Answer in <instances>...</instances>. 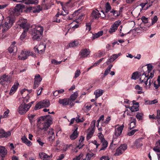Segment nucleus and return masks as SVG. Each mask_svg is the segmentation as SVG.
<instances>
[{"mask_svg":"<svg viewBox=\"0 0 160 160\" xmlns=\"http://www.w3.org/2000/svg\"><path fill=\"white\" fill-rule=\"evenodd\" d=\"M153 150L159 153L157 154V155L158 160H160V148L155 147L153 148Z\"/></svg>","mask_w":160,"mask_h":160,"instance_id":"obj_44","label":"nucleus"},{"mask_svg":"<svg viewBox=\"0 0 160 160\" xmlns=\"http://www.w3.org/2000/svg\"><path fill=\"white\" fill-rule=\"evenodd\" d=\"M9 110H7L6 111L4 112L3 115H0V118H6L7 117L8 115V114L9 113Z\"/></svg>","mask_w":160,"mask_h":160,"instance_id":"obj_48","label":"nucleus"},{"mask_svg":"<svg viewBox=\"0 0 160 160\" xmlns=\"http://www.w3.org/2000/svg\"><path fill=\"white\" fill-rule=\"evenodd\" d=\"M62 61H61L58 62L55 59H52L51 61V62L52 63L56 65L60 64Z\"/></svg>","mask_w":160,"mask_h":160,"instance_id":"obj_56","label":"nucleus"},{"mask_svg":"<svg viewBox=\"0 0 160 160\" xmlns=\"http://www.w3.org/2000/svg\"><path fill=\"white\" fill-rule=\"evenodd\" d=\"M103 59V58H102L100 59L98 61H97L93 65V66H96L99 65L102 62Z\"/></svg>","mask_w":160,"mask_h":160,"instance_id":"obj_59","label":"nucleus"},{"mask_svg":"<svg viewBox=\"0 0 160 160\" xmlns=\"http://www.w3.org/2000/svg\"><path fill=\"white\" fill-rule=\"evenodd\" d=\"M141 72V75H139L141 76L140 78V81L141 82H144L145 85L147 86L148 84V81L150 78H152L154 76V72H152L150 73V75L149 74H147V72H145L144 71L142 72V71ZM151 80L150 79L148 82V87L149 88L151 85Z\"/></svg>","mask_w":160,"mask_h":160,"instance_id":"obj_3","label":"nucleus"},{"mask_svg":"<svg viewBox=\"0 0 160 160\" xmlns=\"http://www.w3.org/2000/svg\"><path fill=\"white\" fill-rule=\"evenodd\" d=\"M64 154H61L57 158V160H62L64 158Z\"/></svg>","mask_w":160,"mask_h":160,"instance_id":"obj_63","label":"nucleus"},{"mask_svg":"<svg viewBox=\"0 0 160 160\" xmlns=\"http://www.w3.org/2000/svg\"><path fill=\"white\" fill-rule=\"evenodd\" d=\"M158 20V18L157 16H155L152 19L151 24L148 26V28L150 27L152 25L157 22Z\"/></svg>","mask_w":160,"mask_h":160,"instance_id":"obj_40","label":"nucleus"},{"mask_svg":"<svg viewBox=\"0 0 160 160\" xmlns=\"http://www.w3.org/2000/svg\"><path fill=\"white\" fill-rule=\"evenodd\" d=\"M50 105L49 101L48 100L42 101L36 104L34 109L37 110L41 108L48 107Z\"/></svg>","mask_w":160,"mask_h":160,"instance_id":"obj_7","label":"nucleus"},{"mask_svg":"<svg viewBox=\"0 0 160 160\" xmlns=\"http://www.w3.org/2000/svg\"><path fill=\"white\" fill-rule=\"evenodd\" d=\"M80 71L78 69H77L75 72L74 78H78L80 75Z\"/></svg>","mask_w":160,"mask_h":160,"instance_id":"obj_55","label":"nucleus"},{"mask_svg":"<svg viewBox=\"0 0 160 160\" xmlns=\"http://www.w3.org/2000/svg\"><path fill=\"white\" fill-rule=\"evenodd\" d=\"M121 23V22L119 21H116L111 26L109 30V32L110 33H112L115 32L116 30L117 29L118 27Z\"/></svg>","mask_w":160,"mask_h":160,"instance_id":"obj_14","label":"nucleus"},{"mask_svg":"<svg viewBox=\"0 0 160 160\" xmlns=\"http://www.w3.org/2000/svg\"><path fill=\"white\" fill-rule=\"evenodd\" d=\"M52 118L50 115H48L40 117L37 120V122L42 124L41 129L44 131H46L52 123Z\"/></svg>","mask_w":160,"mask_h":160,"instance_id":"obj_1","label":"nucleus"},{"mask_svg":"<svg viewBox=\"0 0 160 160\" xmlns=\"http://www.w3.org/2000/svg\"><path fill=\"white\" fill-rule=\"evenodd\" d=\"M106 13L108 12L111 9V8L109 3L107 2L106 5Z\"/></svg>","mask_w":160,"mask_h":160,"instance_id":"obj_49","label":"nucleus"},{"mask_svg":"<svg viewBox=\"0 0 160 160\" xmlns=\"http://www.w3.org/2000/svg\"><path fill=\"white\" fill-rule=\"evenodd\" d=\"M78 96V93L77 92H75L71 96L70 98H69L71 100V103H72V102L74 101L76 99Z\"/></svg>","mask_w":160,"mask_h":160,"instance_id":"obj_37","label":"nucleus"},{"mask_svg":"<svg viewBox=\"0 0 160 160\" xmlns=\"http://www.w3.org/2000/svg\"><path fill=\"white\" fill-rule=\"evenodd\" d=\"M141 19L142 22L144 23H146L148 22V18H146L145 16H142L141 18Z\"/></svg>","mask_w":160,"mask_h":160,"instance_id":"obj_60","label":"nucleus"},{"mask_svg":"<svg viewBox=\"0 0 160 160\" xmlns=\"http://www.w3.org/2000/svg\"><path fill=\"white\" fill-rule=\"evenodd\" d=\"M28 31L26 30H24L23 32L21 35L20 38L21 40H23L26 37L27 35V32Z\"/></svg>","mask_w":160,"mask_h":160,"instance_id":"obj_45","label":"nucleus"},{"mask_svg":"<svg viewBox=\"0 0 160 160\" xmlns=\"http://www.w3.org/2000/svg\"><path fill=\"white\" fill-rule=\"evenodd\" d=\"M37 142L38 143L39 145L41 146H42L44 144V143L42 141L41 138H39L37 139Z\"/></svg>","mask_w":160,"mask_h":160,"instance_id":"obj_62","label":"nucleus"},{"mask_svg":"<svg viewBox=\"0 0 160 160\" xmlns=\"http://www.w3.org/2000/svg\"><path fill=\"white\" fill-rule=\"evenodd\" d=\"M103 33V32L102 31H101L98 32V33H96L94 34H93V36L92 38L93 39H94L95 38H97L99 37L102 36Z\"/></svg>","mask_w":160,"mask_h":160,"instance_id":"obj_34","label":"nucleus"},{"mask_svg":"<svg viewBox=\"0 0 160 160\" xmlns=\"http://www.w3.org/2000/svg\"><path fill=\"white\" fill-rule=\"evenodd\" d=\"M104 92V90L101 89H98L94 92V94L95 96V99H97L98 97L101 96Z\"/></svg>","mask_w":160,"mask_h":160,"instance_id":"obj_23","label":"nucleus"},{"mask_svg":"<svg viewBox=\"0 0 160 160\" xmlns=\"http://www.w3.org/2000/svg\"><path fill=\"white\" fill-rule=\"evenodd\" d=\"M48 138L49 141H52L54 138V133L53 130L52 129H50L48 131Z\"/></svg>","mask_w":160,"mask_h":160,"instance_id":"obj_20","label":"nucleus"},{"mask_svg":"<svg viewBox=\"0 0 160 160\" xmlns=\"http://www.w3.org/2000/svg\"><path fill=\"white\" fill-rule=\"evenodd\" d=\"M138 129L133 130L130 132H128L127 134V135L129 136H132L134 134L135 132L138 131Z\"/></svg>","mask_w":160,"mask_h":160,"instance_id":"obj_50","label":"nucleus"},{"mask_svg":"<svg viewBox=\"0 0 160 160\" xmlns=\"http://www.w3.org/2000/svg\"><path fill=\"white\" fill-rule=\"evenodd\" d=\"M24 6L20 4H17L12 12L15 15L18 16L20 12H22V9L24 8Z\"/></svg>","mask_w":160,"mask_h":160,"instance_id":"obj_10","label":"nucleus"},{"mask_svg":"<svg viewBox=\"0 0 160 160\" xmlns=\"http://www.w3.org/2000/svg\"><path fill=\"white\" fill-rule=\"evenodd\" d=\"M96 123V120H93L91 122V129H93L94 130L95 129V125Z\"/></svg>","mask_w":160,"mask_h":160,"instance_id":"obj_58","label":"nucleus"},{"mask_svg":"<svg viewBox=\"0 0 160 160\" xmlns=\"http://www.w3.org/2000/svg\"><path fill=\"white\" fill-rule=\"evenodd\" d=\"M110 160L108 158V157L107 156H102L101 158H100V160Z\"/></svg>","mask_w":160,"mask_h":160,"instance_id":"obj_64","label":"nucleus"},{"mask_svg":"<svg viewBox=\"0 0 160 160\" xmlns=\"http://www.w3.org/2000/svg\"><path fill=\"white\" fill-rule=\"evenodd\" d=\"M135 89L137 90H138L137 92L138 94H141L143 93V92L142 91V88L139 85H136L135 87Z\"/></svg>","mask_w":160,"mask_h":160,"instance_id":"obj_43","label":"nucleus"},{"mask_svg":"<svg viewBox=\"0 0 160 160\" xmlns=\"http://www.w3.org/2000/svg\"><path fill=\"white\" fill-rule=\"evenodd\" d=\"M86 30L88 31H89L91 29V23H87L86 24Z\"/></svg>","mask_w":160,"mask_h":160,"instance_id":"obj_54","label":"nucleus"},{"mask_svg":"<svg viewBox=\"0 0 160 160\" xmlns=\"http://www.w3.org/2000/svg\"><path fill=\"white\" fill-rule=\"evenodd\" d=\"M84 146L83 142H81L79 141V144L76 147V149L78 148L80 149L81 148Z\"/></svg>","mask_w":160,"mask_h":160,"instance_id":"obj_51","label":"nucleus"},{"mask_svg":"<svg viewBox=\"0 0 160 160\" xmlns=\"http://www.w3.org/2000/svg\"><path fill=\"white\" fill-rule=\"evenodd\" d=\"M18 24L21 28L28 31L29 26L27 23V19L22 18L19 19L18 22Z\"/></svg>","mask_w":160,"mask_h":160,"instance_id":"obj_9","label":"nucleus"},{"mask_svg":"<svg viewBox=\"0 0 160 160\" xmlns=\"http://www.w3.org/2000/svg\"><path fill=\"white\" fill-rule=\"evenodd\" d=\"M143 139L142 138H140L135 141L134 145L137 148H139L143 145V142L142 141Z\"/></svg>","mask_w":160,"mask_h":160,"instance_id":"obj_22","label":"nucleus"},{"mask_svg":"<svg viewBox=\"0 0 160 160\" xmlns=\"http://www.w3.org/2000/svg\"><path fill=\"white\" fill-rule=\"evenodd\" d=\"M80 116L78 115L77 117H76L75 118V121L77 123H79L80 122H82L84 121V119L83 118L80 119L79 118Z\"/></svg>","mask_w":160,"mask_h":160,"instance_id":"obj_47","label":"nucleus"},{"mask_svg":"<svg viewBox=\"0 0 160 160\" xmlns=\"http://www.w3.org/2000/svg\"><path fill=\"white\" fill-rule=\"evenodd\" d=\"M143 115L142 113L138 112L136 115V117L138 120H141L143 119Z\"/></svg>","mask_w":160,"mask_h":160,"instance_id":"obj_41","label":"nucleus"},{"mask_svg":"<svg viewBox=\"0 0 160 160\" xmlns=\"http://www.w3.org/2000/svg\"><path fill=\"white\" fill-rule=\"evenodd\" d=\"M39 156L41 159L44 160H49L52 157V154L50 155H48L43 152H40L39 154Z\"/></svg>","mask_w":160,"mask_h":160,"instance_id":"obj_16","label":"nucleus"},{"mask_svg":"<svg viewBox=\"0 0 160 160\" xmlns=\"http://www.w3.org/2000/svg\"><path fill=\"white\" fill-rule=\"evenodd\" d=\"M11 132L10 131L6 132L3 129H0V138H7L11 135Z\"/></svg>","mask_w":160,"mask_h":160,"instance_id":"obj_17","label":"nucleus"},{"mask_svg":"<svg viewBox=\"0 0 160 160\" xmlns=\"http://www.w3.org/2000/svg\"><path fill=\"white\" fill-rule=\"evenodd\" d=\"M130 109L132 112H134L137 111L139 110V109L138 107L133 105L132 107H130Z\"/></svg>","mask_w":160,"mask_h":160,"instance_id":"obj_46","label":"nucleus"},{"mask_svg":"<svg viewBox=\"0 0 160 160\" xmlns=\"http://www.w3.org/2000/svg\"><path fill=\"white\" fill-rule=\"evenodd\" d=\"M61 5L62 6V9L64 11V12L66 13V14H64V12H62V14L63 15H66V14H68V11L66 10V8L65 7H63L62 6V2L61 3Z\"/></svg>","mask_w":160,"mask_h":160,"instance_id":"obj_53","label":"nucleus"},{"mask_svg":"<svg viewBox=\"0 0 160 160\" xmlns=\"http://www.w3.org/2000/svg\"><path fill=\"white\" fill-rule=\"evenodd\" d=\"M30 107V104H21L18 108V112L21 114H24L27 112Z\"/></svg>","mask_w":160,"mask_h":160,"instance_id":"obj_8","label":"nucleus"},{"mask_svg":"<svg viewBox=\"0 0 160 160\" xmlns=\"http://www.w3.org/2000/svg\"><path fill=\"white\" fill-rule=\"evenodd\" d=\"M146 65L147 66V71L146 72L147 73V74H149L150 75V73L152 72L151 71L152 70L153 67L152 66L151 64H148ZM153 72L154 71L152 72Z\"/></svg>","mask_w":160,"mask_h":160,"instance_id":"obj_38","label":"nucleus"},{"mask_svg":"<svg viewBox=\"0 0 160 160\" xmlns=\"http://www.w3.org/2000/svg\"><path fill=\"white\" fill-rule=\"evenodd\" d=\"M11 76L6 74H4L0 77V83L3 85L9 84L12 82Z\"/></svg>","mask_w":160,"mask_h":160,"instance_id":"obj_6","label":"nucleus"},{"mask_svg":"<svg viewBox=\"0 0 160 160\" xmlns=\"http://www.w3.org/2000/svg\"><path fill=\"white\" fill-rule=\"evenodd\" d=\"M7 151L4 147L0 146V158L4 160L3 158L7 155Z\"/></svg>","mask_w":160,"mask_h":160,"instance_id":"obj_18","label":"nucleus"},{"mask_svg":"<svg viewBox=\"0 0 160 160\" xmlns=\"http://www.w3.org/2000/svg\"><path fill=\"white\" fill-rule=\"evenodd\" d=\"M154 86L156 89L158 88L160 86V76H158L157 81H155L153 83Z\"/></svg>","mask_w":160,"mask_h":160,"instance_id":"obj_33","label":"nucleus"},{"mask_svg":"<svg viewBox=\"0 0 160 160\" xmlns=\"http://www.w3.org/2000/svg\"><path fill=\"white\" fill-rule=\"evenodd\" d=\"M127 146L126 144L121 145L117 149L114 155L118 156L121 155L127 149Z\"/></svg>","mask_w":160,"mask_h":160,"instance_id":"obj_11","label":"nucleus"},{"mask_svg":"<svg viewBox=\"0 0 160 160\" xmlns=\"http://www.w3.org/2000/svg\"><path fill=\"white\" fill-rule=\"evenodd\" d=\"M80 43L78 41H74L73 42L70 43L69 46L70 47H75L79 46Z\"/></svg>","mask_w":160,"mask_h":160,"instance_id":"obj_30","label":"nucleus"},{"mask_svg":"<svg viewBox=\"0 0 160 160\" xmlns=\"http://www.w3.org/2000/svg\"><path fill=\"white\" fill-rule=\"evenodd\" d=\"M111 120V117L109 116H108L107 117L105 120V121L103 122V123H105V124H107L109 122V121Z\"/></svg>","mask_w":160,"mask_h":160,"instance_id":"obj_57","label":"nucleus"},{"mask_svg":"<svg viewBox=\"0 0 160 160\" xmlns=\"http://www.w3.org/2000/svg\"><path fill=\"white\" fill-rule=\"evenodd\" d=\"M42 80V78H41L40 75L39 74H37L35 76L34 82L40 83V82Z\"/></svg>","mask_w":160,"mask_h":160,"instance_id":"obj_36","label":"nucleus"},{"mask_svg":"<svg viewBox=\"0 0 160 160\" xmlns=\"http://www.w3.org/2000/svg\"><path fill=\"white\" fill-rule=\"evenodd\" d=\"M88 131L86 138L87 140H89L92 136L95 130L93 129L89 128L88 129Z\"/></svg>","mask_w":160,"mask_h":160,"instance_id":"obj_26","label":"nucleus"},{"mask_svg":"<svg viewBox=\"0 0 160 160\" xmlns=\"http://www.w3.org/2000/svg\"><path fill=\"white\" fill-rule=\"evenodd\" d=\"M29 56H32L33 57H36V54L32 52L29 51H22L20 55L18 56L19 59L24 60L27 58Z\"/></svg>","mask_w":160,"mask_h":160,"instance_id":"obj_5","label":"nucleus"},{"mask_svg":"<svg viewBox=\"0 0 160 160\" xmlns=\"http://www.w3.org/2000/svg\"><path fill=\"white\" fill-rule=\"evenodd\" d=\"M131 119L130 120V124L129 128L131 129L135 128L136 126V120L135 118L131 117Z\"/></svg>","mask_w":160,"mask_h":160,"instance_id":"obj_25","label":"nucleus"},{"mask_svg":"<svg viewBox=\"0 0 160 160\" xmlns=\"http://www.w3.org/2000/svg\"><path fill=\"white\" fill-rule=\"evenodd\" d=\"M106 54L105 51H99L97 53L96 56L98 57H101L103 56Z\"/></svg>","mask_w":160,"mask_h":160,"instance_id":"obj_42","label":"nucleus"},{"mask_svg":"<svg viewBox=\"0 0 160 160\" xmlns=\"http://www.w3.org/2000/svg\"><path fill=\"white\" fill-rule=\"evenodd\" d=\"M100 13L97 10H93L92 13V16L93 18L97 19L99 18Z\"/></svg>","mask_w":160,"mask_h":160,"instance_id":"obj_27","label":"nucleus"},{"mask_svg":"<svg viewBox=\"0 0 160 160\" xmlns=\"http://www.w3.org/2000/svg\"><path fill=\"white\" fill-rule=\"evenodd\" d=\"M121 54V53H119L118 54H113L111 56L110 58L108 60V61L106 62L107 64L108 65L110 63L113 62L119 56H120Z\"/></svg>","mask_w":160,"mask_h":160,"instance_id":"obj_19","label":"nucleus"},{"mask_svg":"<svg viewBox=\"0 0 160 160\" xmlns=\"http://www.w3.org/2000/svg\"><path fill=\"white\" fill-rule=\"evenodd\" d=\"M102 143V148H100V151L105 150L108 146V143L105 140L101 142Z\"/></svg>","mask_w":160,"mask_h":160,"instance_id":"obj_31","label":"nucleus"},{"mask_svg":"<svg viewBox=\"0 0 160 160\" xmlns=\"http://www.w3.org/2000/svg\"><path fill=\"white\" fill-rule=\"evenodd\" d=\"M5 22L2 25V31H8L12 26L15 21V18L12 17H8L5 19Z\"/></svg>","mask_w":160,"mask_h":160,"instance_id":"obj_4","label":"nucleus"},{"mask_svg":"<svg viewBox=\"0 0 160 160\" xmlns=\"http://www.w3.org/2000/svg\"><path fill=\"white\" fill-rule=\"evenodd\" d=\"M43 28L41 25H36L31 29V34L34 40L39 41L42 38Z\"/></svg>","mask_w":160,"mask_h":160,"instance_id":"obj_2","label":"nucleus"},{"mask_svg":"<svg viewBox=\"0 0 160 160\" xmlns=\"http://www.w3.org/2000/svg\"><path fill=\"white\" fill-rule=\"evenodd\" d=\"M94 155V154L93 153H88L86 156V158L87 160H90L91 157H93Z\"/></svg>","mask_w":160,"mask_h":160,"instance_id":"obj_52","label":"nucleus"},{"mask_svg":"<svg viewBox=\"0 0 160 160\" xmlns=\"http://www.w3.org/2000/svg\"><path fill=\"white\" fill-rule=\"evenodd\" d=\"M38 0H28L27 2H25V4H35L38 3Z\"/></svg>","mask_w":160,"mask_h":160,"instance_id":"obj_39","label":"nucleus"},{"mask_svg":"<svg viewBox=\"0 0 160 160\" xmlns=\"http://www.w3.org/2000/svg\"><path fill=\"white\" fill-rule=\"evenodd\" d=\"M40 53L44 52L46 48V46L43 44H40L38 47Z\"/></svg>","mask_w":160,"mask_h":160,"instance_id":"obj_35","label":"nucleus"},{"mask_svg":"<svg viewBox=\"0 0 160 160\" xmlns=\"http://www.w3.org/2000/svg\"><path fill=\"white\" fill-rule=\"evenodd\" d=\"M19 84L18 82H15L14 85L12 86L10 92V95L13 94L17 89Z\"/></svg>","mask_w":160,"mask_h":160,"instance_id":"obj_24","label":"nucleus"},{"mask_svg":"<svg viewBox=\"0 0 160 160\" xmlns=\"http://www.w3.org/2000/svg\"><path fill=\"white\" fill-rule=\"evenodd\" d=\"M98 136L99 138L100 139L101 142L102 141L105 140L104 138V136L102 133H99L98 134Z\"/></svg>","mask_w":160,"mask_h":160,"instance_id":"obj_61","label":"nucleus"},{"mask_svg":"<svg viewBox=\"0 0 160 160\" xmlns=\"http://www.w3.org/2000/svg\"><path fill=\"white\" fill-rule=\"evenodd\" d=\"M78 128L76 127L73 131L72 133L70 136V138L72 140H73L76 139L78 136V132L77 130Z\"/></svg>","mask_w":160,"mask_h":160,"instance_id":"obj_21","label":"nucleus"},{"mask_svg":"<svg viewBox=\"0 0 160 160\" xmlns=\"http://www.w3.org/2000/svg\"><path fill=\"white\" fill-rule=\"evenodd\" d=\"M58 102L60 104L63 106H66L69 104L70 106H72L74 105L73 103H71V100L69 98L59 99Z\"/></svg>","mask_w":160,"mask_h":160,"instance_id":"obj_13","label":"nucleus"},{"mask_svg":"<svg viewBox=\"0 0 160 160\" xmlns=\"http://www.w3.org/2000/svg\"><path fill=\"white\" fill-rule=\"evenodd\" d=\"M8 50L10 53L13 52L14 53L16 52L17 51V48L15 46L12 44L8 48Z\"/></svg>","mask_w":160,"mask_h":160,"instance_id":"obj_29","label":"nucleus"},{"mask_svg":"<svg viewBox=\"0 0 160 160\" xmlns=\"http://www.w3.org/2000/svg\"><path fill=\"white\" fill-rule=\"evenodd\" d=\"M124 127V126L123 124H122L117 128H116V127H115L114 134L113 136V138H117L121 135L123 129Z\"/></svg>","mask_w":160,"mask_h":160,"instance_id":"obj_12","label":"nucleus"},{"mask_svg":"<svg viewBox=\"0 0 160 160\" xmlns=\"http://www.w3.org/2000/svg\"><path fill=\"white\" fill-rule=\"evenodd\" d=\"M141 72H133L132 76V78L134 80L137 79L139 75H141Z\"/></svg>","mask_w":160,"mask_h":160,"instance_id":"obj_32","label":"nucleus"},{"mask_svg":"<svg viewBox=\"0 0 160 160\" xmlns=\"http://www.w3.org/2000/svg\"><path fill=\"white\" fill-rule=\"evenodd\" d=\"M21 139L22 140V142L26 144L28 146H30L32 145V142L28 140L25 136L22 137L21 138Z\"/></svg>","mask_w":160,"mask_h":160,"instance_id":"obj_28","label":"nucleus"},{"mask_svg":"<svg viewBox=\"0 0 160 160\" xmlns=\"http://www.w3.org/2000/svg\"><path fill=\"white\" fill-rule=\"evenodd\" d=\"M90 51L89 49L85 48L81 50L80 54L82 58H85L88 57Z\"/></svg>","mask_w":160,"mask_h":160,"instance_id":"obj_15","label":"nucleus"}]
</instances>
